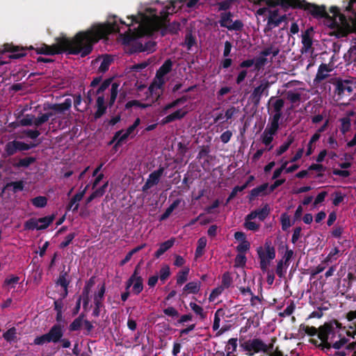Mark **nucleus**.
Segmentation results:
<instances>
[{"instance_id":"nucleus-19","label":"nucleus","mask_w":356,"mask_h":356,"mask_svg":"<svg viewBox=\"0 0 356 356\" xmlns=\"http://www.w3.org/2000/svg\"><path fill=\"white\" fill-rule=\"evenodd\" d=\"M263 254L264 259L268 261H272L275 258V248L273 245L271 240L269 238H267L265 241L264 246L263 248Z\"/></svg>"},{"instance_id":"nucleus-28","label":"nucleus","mask_w":356,"mask_h":356,"mask_svg":"<svg viewBox=\"0 0 356 356\" xmlns=\"http://www.w3.org/2000/svg\"><path fill=\"white\" fill-rule=\"evenodd\" d=\"M201 284L200 282H190L183 288V293L187 292L188 293L197 294L200 290Z\"/></svg>"},{"instance_id":"nucleus-33","label":"nucleus","mask_w":356,"mask_h":356,"mask_svg":"<svg viewBox=\"0 0 356 356\" xmlns=\"http://www.w3.org/2000/svg\"><path fill=\"white\" fill-rule=\"evenodd\" d=\"M280 51V49L278 47H276L275 45L270 44V46L266 47L264 49H263L260 52V55L264 58L266 56L272 54L273 58L277 56Z\"/></svg>"},{"instance_id":"nucleus-25","label":"nucleus","mask_w":356,"mask_h":356,"mask_svg":"<svg viewBox=\"0 0 356 356\" xmlns=\"http://www.w3.org/2000/svg\"><path fill=\"white\" fill-rule=\"evenodd\" d=\"M173 63L168 58L164 61L162 65L159 68L156 73V77H163L171 72Z\"/></svg>"},{"instance_id":"nucleus-53","label":"nucleus","mask_w":356,"mask_h":356,"mask_svg":"<svg viewBox=\"0 0 356 356\" xmlns=\"http://www.w3.org/2000/svg\"><path fill=\"white\" fill-rule=\"evenodd\" d=\"M16 334L17 330L15 327H13L3 334V337L6 341L11 342L16 338Z\"/></svg>"},{"instance_id":"nucleus-17","label":"nucleus","mask_w":356,"mask_h":356,"mask_svg":"<svg viewBox=\"0 0 356 356\" xmlns=\"http://www.w3.org/2000/svg\"><path fill=\"white\" fill-rule=\"evenodd\" d=\"M268 188V184L264 183L256 188H254L252 189L249 193V195L247 196L248 200L250 202L254 201L256 197L259 196H264L269 193L267 192V189Z\"/></svg>"},{"instance_id":"nucleus-44","label":"nucleus","mask_w":356,"mask_h":356,"mask_svg":"<svg viewBox=\"0 0 356 356\" xmlns=\"http://www.w3.org/2000/svg\"><path fill=\"white\" fill-rule=\"evenodd\" d=\"M67 277H68V272L61 271L56 284L60 285L62 288H68L70 281L67 280Z\"/></svg>"},{"instance_id":"nucleus-15","label":"nucleus","mask_w":356,"mask_h":356,"mask_svg":"<svg viewBox=\"0 0 356 356\" xmlns=\"http://www.w3.org/2000/svg\"><path fill=\"white\" fill-rule=\"evenodd\" d=\"M47 334L51 343H59L64 335V326L59 323H56L49 329Z\"/></svg>"},{"instance_id":"nucleus-63","label":"nucleus","mask_w":356,"mask_h":356,"mask_svg":"<svg viewBox=\"0 0 356 356\" xmlns=\"http://www.w3.org/2000/svg\"><path fill=\"white\" fill-rule=\"evenodd\" d=\"M268 62L266 58L260 55L254 59V70L259 71Z\"/></svg>"},{"instance_id":"nucleus-49","label":"nucleus","mask_w":356,"mask_h":356,"mask_svg":"<svg viewBox=\"0 0 356 356\" xmlns=\"http://www.w3.org/2000/svg\"><path fill=\"white\" fill-rule=\"evenodd\" d=\"M188 268H186L185 269L179 271L177 275V284L182 285L184 282H186L188 279Z\"/></svg>"},{"instance_id":"nucleus-6","label":"nucleus","mask_w":356,"mask_h":356,"mask_svg":"<svg viewBox=\"0 0 356 356\" xmlns=\"http://www.w3.org/2000/svg\"><path fill=\"white\" fill-rule=\"evenodd\" d=\"M303 330L309 336L314 337L318 335V337L321 339L325 348H330V343H329L330 336H334L335 334L334 328L332 323H325L323 326H321L318 329L314 326H304Z\"/></svg>"},{"instance_id":"nucleus-5","label":"nucleus","mask_w":356,"mask_h":356,"mask_svg":"<svg viewBox=\"0 0 356 356\" xmlns=\"http://www.w3.org/2000/svg\"><path fill=\"white\" fill-rule=\"evenodd\" d=\"M329 83L334 86V96L336 101H341L345 97H349L353 92V83L349 79H343L341 77H332Z\"/></svg>"},{"instance_id":"nucleus-8","label":"nucleus","mask_w":356,"mask_h":356,"mask_svg":"<svg viewBox=\"0 0 356 356\" xmlns=\"http://www.w3.org/2000/svg\"><path fill=\"white\" fill-rule=\"evenodd\" d=\"M234 15L231 12L222 13L219 24L221 27L227 28L229 31H241L243 27V23L239 20L232 22Z\"/></svg>"},{"instance_id":"nucleus-40","label":"nucleus","mask_w":356,"mask_h":356,"mask_svg":"<svg viewBox=\"0 0 356 356\" xmlns=\"http://www.w3.org/2000/svg\"><path fill=\"white\" fill-rule=\"evenodd\" d=\"M236 0H212L211 2L213 3V5H218V10H227L229 9L231 7V5Z\"/></svg>"},{"instance_id":"nucleus-43","label":"nucleus","mask_w":356,"mask_h":356,"mask_svg":"<svg viewBox=\"0 0 356 356\" xmlns=\"http://www.w3.org/2000/svg\"><path fill=\"white\" fill-rule=\"evenodd\" d=\"M113 60V59L111 56L108 54L105 55L102 60L100 66L99 67V71L100 72H106L108 70L109 66L111 65Z\"/></svg>"},{"instance_id":"nucleus-59","label":"nucleus","mask_w":356,"mask_h":356,"mask_svg":"<svg viewBox=\"0 0 356 356\" xmlns=\"http://www.w3.org/2000/svg\"><path fill=\"white\" fill-rule=\"evenodd\" d=\"M286 266H284V260H280L277 262L276 266V274L280 278H282L284 277L285 273L286 272Z\"/></svg>"},{"instance_id":"nucleus-45","label":"nucleus","mask_w":356,"mask_h":356,"mask_svg":"<svg viewBox=\"0 0 356 356\" xmlns=\"http://www.w3.org/2000/svg\"><path fill=\"white\" fill-rule=\"evenodd\" d=\"M286 97L291 104H296L300 102L301 94L293 90H288L286 93Z\"/></svg>"},{"instance_id":"nucleus-21","label":"nucleus","mask_w":356,"mask_h":356,"mask_svg":"<svg viewBox=\"0 0 356 356\" xmlns=\"http://www.w3.org/2000/svg\"><path fill=\"white\" fill-rule=\"evenodd\" d=\"M312 38L310 36L309 29H307L302 35V48L301 53L306 54L312 48Z\"/></svg>"},{"instance_id":"nucleus-16","label":"nucleus","mask_w":356,"mask_h":356,"mask_svg":"<svg viewBox=\"0 0 356 356\" xmlns=\"http://www.w3.org/2000/svg\"><path fill=\"white\" fill-rule=\"evenodd\" d=\"M270 212V206L268 204H265L261 209H255L248 213V218L249 220H254L258 218L260 221H264L268 216Z\"/></svg>"},{"instance_id":"nucleus-38","label":"nucleus","mask_w":356,"mask_h":356,"mask_svg":"<svg viewBox=\"0 0 356 356\" xmlns=\"http://www.w3.org/2000/svg\"><path fill=\"white\" fill-rule=\"evenodd\" d=\"M55 218L54 215L47 216L38 219L39 229L40 230L47 229L51 224Z\"/></svg>"},{"instance_id":"nucleus-48","label":"nucleus","mask_w":356,"mask_h":356,"mask_svg":"<svg viewBox=\"0 0 356 356\" xmlns=\"http://www.w3.org/2000/svg\"><path fill=\"white\" fill-rule=\"evenodd\" d=\"M83 315L81 314L71 323V324L69 326V330L71 332L78 331L80 330L81 327L83 325Z\"/></svg>"},{"instance_id":"nucleus-41","label":"nucleus","mask_w":356,"mask_h":356,"mask_svg":"<svg viewBox=\"0 0 356 356\" xmlns=\"http://www.w3.org/2000/svg\"><path fill=\"white\" fill-rule=\"evenodd\" d=\"M341 123L340 131L342 134H346L351 129V120L348 117H343L339 120Z\"/></svg>"},{"instance_id":"nucleus-52","label":"nucleus","mask_w":356,"mask_h":356,"mask_svg":"<svg viewBox=\"0 0 356 356\" xmlns=\"http://www.w3.org/2000/svg\"><path fill=\"white\" fill-rule=\"evenodd\" d=\"M244 227L248 230L257 232L259 229L260 225L253 222L252 220H249L248 218V215L245 218Z\"/></svg>"},{"instance_id":"nucleus-10","label":"nucleus","mask_w":356,"mask_h":356,"mask_svg":"<svg viewBox=\"0 0 356 356\" xmlns=\"http://www.w3.org/2000/svg\"><path fill=\"white\" fill-rule=\"evenodd\" d=\"M26 49L22 47L14 45L13 43H6L0 49V53L4 54L9 52L10 53L8 56L10 59H18L26 55Z\"/></svg>"},{"instance_id":"nucleus-32","label":"nucleus","mask_w":356,"mask_h":356,"mask_svg":"<svg viewBox=\"0 0 356 356\" xmlns=\"http://www.w3.org/2000/svg\"><path fill=\"white\" fill-rule=\"evenodd\" d=\"M257 252L258 258L259 259L260 268L263 272H266L267 270L268 267L270 265L271 261H268L266 259H264V257L263 254V247L260 246V247L257 248Z\"/></svg>"},{"instance_id":"nucleus-30","label":"nucleus","mask_w":356,"mask_h":356,"mask_svg":"<svg viewBox=\"0 0 356 356\" xmlns=\"http://www.w3.org/2000/svg\"><path fill=\"white\" fill-rule=\"evenodd\" d=\"M279 10L275 9L273 10H269V16L268 17V22L266 27L264 28V32L267 33L273 29L275 28L276 26H274V24H271L270 23V19H273V21H276L277 18L279 17Z\"/></svg>"},{"instance_id":"nucleus-14","label":"nucleus","mask_w":356,"mask_h":356,"mask_svg":"<svg viewBox=\"0 0 356 356\" xmlns=\"http://www.w3.org/2000/svg\"><path fill=\"white\" fill-rule=\"evenodd\" d=\"M333 70V67L329 64L321 63L318 68L314 83L317 85L330 76V73Z\"/></svg>"},{"instance_id":"nucleus-31","label":"nucleus","mask_w":356,"mask_h":356,"mask_svg":"<svg viewBox=\"0 0 356 356\" xmlns=\"http://www.w3.org/2000/svg\"><path fill=\"white\" fill-rule=\"evenodd\" d=\"M81 195V194L76 193L71 198L67 206V210H72L73 212H76L78 211L79 207V202H80L83 199Z\"/></svg>"},{"instance_id":"nucleus-1","label":"nucleus","mask_w":356,"mask_h":356,"mask_svg":"<svg viewBox=\"0 0 356 356\" xmlns=\"http://www.w3.org/2000/svg\"><path fill=\"white\" fill-rule=\"evenodd\" d=\"M117 16H113L104 24H95L86 31L78 32L72 39L57 38V43L52 45L43 44L35 49L37 54L56 55L67 52L72 55H80L83 58L89 55L93 46L100 40L106 38L113 33H120Z\"/></svg>"},{"instance_id":"nucleus-61","label":"nucleus","mask_w":356,"mask_h":356,"mask_svg":"<svg viewBox=\"0 0 356 356\" xmlns=\"http://www.w3.org/2000/svg\"><path fill=\"white\" fill-rule=\"evenodd\" d=\"M47 343H51L47 333L36 337L33 341V343L38 346H42Z\"/></svg>"},{"instance_id":"nucleus-24","label":"nucleus","mask_w":356,"mask_h":356,"mask_svg":"<svg viewBox=\"0 0 356 356\" xmlns=\"http://www.w3.org/2000/svg\"><path fill=\"white\" fill-rule=\"evenodd\" d=\"M24 181L23 180L10 181L6 184L4 188L8 191H11L13 193L21 192L24 188Z\"/></svg>"},{"instance_id":"nucleus-51","label":"nucleus","mask_w":356,"mask_h":356,"mask_svg":"<svg viewBox=\"0 0 356 356\" xmlns=\"http://www.w3.org/2000/svg\"><path fill=\"white\" fill-rule=\"evenodd\" d=\"M31 202L37 208H43L47 204V199L44 196H38L33 198Z\"/></svg>"},{"instance_id":"nucleus-56","label":"nucleus","mask_w":356,"mask_h":356,"mask_svg":"<svg viewBox=\"0 0 356 356\" xmlns=\"http://www.w3.org/2000/svg\"><path fill=\"white\" fill-rule=\"evenodd\" d=\"M280 220L282 229L283 231H287L288 229L292 225V224L291 223L290 217L286 213H284L281 215Z\"/></svg>"},{"instance_id":"nucleus-11","label":"nucleus","mask_w":356,"mask_h":356,"mask_svg":"<svg viewBox=\"0 0 356 356\" xmlns=\"http://www.w3.org/2000/svg\"><path fill=\"white\" fill-rule=\"evenodd\" d=\"M270 87V83L266 79H263L260 81L259 85L254 88L250 96V99L254 106H259L264 90H266V88Z\"/></svg>"},{"instance_id":"nucleus-23","label":"nucleus","mask_w":356,"mask_h":356,"mask_svg":"<svg viewBox=\"0 0 356 356\" xmlns=\"http://www.w3.org/2000/svg\"><path fill=\"white\" fill-rule=\"evenodd\" d=\"M175 242V238H171L170 239L161 243L159 245V248L155 252L154 257L156 258H159L174 245Z\"/></svg>"},{"instance_id":"nucleus-3","label":"nucleus","mask_w":356,"mask_h":356,"mask_svg":"<svg viewBox=\"0 0 356 356\" xmlns=\"http://www.w3.org/2000/svg\"><path fill=\"white\" fill-rule=\"evenodd\" d=\"M186 1V0L171 1L170 4L165 6L160 12V15L156 14V9L149 8L148 11L152 16L147 18L145 22V25L148 29L147 32L152 33L162 29V35H164V31H168L172 34L177 33L180 30V23L178 22L169 23L168 16L181 9Z\"/></svg>"},{"instance_id":"nucleus-60","label":"nucleus","mask_w":356,"mask_h":356,"mask_svg":"<svg viewBox=\"0 0 356 356\" xmlns=\"http://www.w3.org/2000/svg\"><path fill=\"white\" fill-rule=\"evenodd\" d=\"M47 343H51L47 333L36 337L33 341V343L38 346H42Z\"/></svg>"},{"instance_id":"nucleus-62","label":"nucleus","mask_w":356,"mask_h":356,"mask_svg":"<svg viewBox=\"0 0 356 356\" xmlns=\"http://www.w3.org/2000/svg\"><path fill=\"white\" fill-rule=\"evenodd\" d=\"M286 248V252L283 256V258L282 260H284V266H286V268H287L290 264V260L293 256V251L292 250H289L287 245H285Z\"/></svg>"},{"instance_id":"nucleus-34","label":"nucleus","mask_w":356,"mask_h":356,"mask_svg":"<svg viewBox=\"0 0 356 356\" xmlns=\"http://www.w3.org/2000/svg\"><path fill=\"white\" fill-rule=\"evenodd\" d=\"M293 142L294 136L291 134L288 136L287 140L276 150V156H281L286 152Z\"/></svg>"},{"instance_id":"nucleus-47","label":"nucleus","mask_w":356,"mask_h":356,"mask_svg":"<svg viewBox=\"0 0 356 356\" xmlns=\"http://www.w3.org/2000/svg\"><path fill=\"white\" fill-rule=\"evenodd\" d=\"M143 290V277H137L134 281L132 286V292L135 295H138Z\"/></svg>"},{"instance_id":"nucleus-35","label":"nucleus","mask_w":356,"mask_h":356,"mask_svg":"<svg viewBox=\"0 0 356 356\" xmlns=\"http://www.w3.org/2000/svg\"><path fill=\"white\" fill-rule=\"evenodd\" d=\"M188 99H189V96L183 95L182 97L177 98L175 100L172 101V102L166 104L163 108V111H166L173 108L180 104H183L185 102H186L188 100Z\"/></svg>"},{"instance_id":"nucleus-4","label":"nucleus","mask_w":356,"mask_h":356,"mask_svg":"<svg viewBox=\"0 0 356 356\" xmlns=\"http://www.w3.org/2000/svg\"><path fill=\"white\" fill-rule=\"evenodd\" d=\"M128 18L131 19V22L129 24H126V22L121 19H119V22L121 24H124L129 27V32L124 33L122 37L123 44L125 45V51L129 54L144 52L147 49L143 48V42L142 40L140 38H136L135 33H131L130 26L134 23L139 24L140 27H142L143 25L146 26L145 22L144 24H141L140 22V19L134 15L128 17Z\"/></svg>"},{"instance_id":"nucleus-42","label":"nucleus","mask_w":356,"mask_h":356,"mask_svg":"<svg viewBox=\"0 0 356 356\" xmlns=\"http://www.w3.org/2000/svg\"><path fill=\"white\" fill-rule=\"evenodd\" d=\"M207 238L205 237H201L197 241V245L195 252V258H198L202 256L204 253V249L207 245Z\"/></svg>"},{"instance_id":"nucleus-37","label":"nucleus","mask_w":356,"mask_h":356,"mask_svg":"<svg viewBox=\"0 0 356 356\" xmlns=\"http://www.w3.org/2000/svg\"><path fill=\"white\" fill-rule=\"evenodd\" d=\"M120 84L117 82H113L111 85V94H110V98L108 101V106L109 107H111L117 98L118 90H119Z\"/></svg>"},{"instance_id":"nucleus-55","label":"nucleus","mask_w":356,"mask_h":356,"mask_svg":"<svg viewBox=\"0 0 356 356\" xmlns=\"http://www.w3.org/2000/svg\"><path fill=\"white\" fill-rule=\"evenodd\" d=\"M170 275V267L168 265L163 266L159 270V278L163 284Z\"/></svg>"},{"instance_id":"nucleus-18","label":"nucleus","mask_w":356,"mask_h":356,"mask_svg":"<svg viewBox=\"0 0 356 356\" xmlns=\"http://www.w3.org/2000/svg\"><path fill=\"white\" fill-rule=\"evenodd\" d=\"M277 129H272V127H268L266 128L261 135V141L266 146H269L268 150H270L273 148V145H270L273 140V136L277 134Z\"/></svg>"},{"instance_id":"nucleus-58","label":"nucleus","mask_w":356,"mask_h":356,"mask_svg":"<svg viewBox=\"0 0 356 356\" xmlns=\"http://www.w3.org/2000/svg\"><path fill=\"white\" fill-rule=\"evenodd\" d=\"M232 283V278L228 272L225 273L222 276L221 286L223 289H228Z\"/></svg>"},{"instance_id":"nucleus-22","label":"nucleus","mask_w":356,"mask_h":356,"mask_svg":"<svg viewBox=\"0 0 356 356\" xmlns=\"http://www.w3.org/2000/svg\"><path fill=\"white\" fill-rule=\"evenodd\" d=\"M96 107L97 111L94 113L95 120L99 119L106 112L107 106L105 105V98L103 95L97 98Z\"/></svg>"},{"instance_id":"nucleus-64","label":"nucleus","mask_w":356,"mask_h":356,"mask_svg":"<svg viewBox=\"0 0 356 356\" xmlns=\"http://www.w3.org/2000/svg\"><path fill=\"white\" fill-rule=\"evenodd\" d=\"M35 116L31 114H26L21 120L20 124L22 126H31L34 124Z\"/></svg>"},{"instance_id":"nucleus-13","label":"nucleus","mask_w":356,"mask_h":356,"mask_svg":"<svg viewBox=\"0 0 356 356\" xmlns=\"http://www.w3.org/2000/svg\"><path fill=\"white\" fill-rule=\"evenodd\" d=\"M26 143L13 140L8 142L4 146V153L6 156H11L16 154L17 152L26 151Z\"/></svg>"},{"instance_id":"nucleus-57","label":"nucleus","mask_w":356,"mask_h":356,"mask_svg":"<svg viewBox=\"0 0 356 356\" xmlns=\"http://www.w3.org/2000/svg\"><path fill=\"white\" fill-rule=\"evenodd\" d=\"M237 348V339L231 338L228 340L227 344L225 346V350L228 353H234Z\"/></svg>"},{"instance_id":"nucleus-26","label":"nucleus","mask_w":356,"mask_h":356,"mask_svg":"<svg viewBox=\"0 0 356 356\" xmlns=\"http://www.w3.org/2000/svg\"><path fill=\"white\" fill-rule=\"evenodd\" d=\"M268 104H271L272 111L273 113L282 112V109L284 106V101L282 98H275L271 97L268 102Z\"/></svg>"},{"instance_id":"nucleus-7","label":"nucleus","mask_w":356,"mask_h":356,"mask_svg":"<svg viewBox=\"0 0 356 356\" xmlns=\"http://www.w3.org/2000/svg\"><path fill=\"white\" fill-rule=\"evenodd\" d=\"M239 346L242 350L246 352L248 356H253L256 353H267V344L260 338L244 340L239 339Z\"/></svg>"},{"instance_id":"nucleus-2","label":"nucleus","mask_w":356,"mask_h":356,"mask_svg":"<svg viewBox=\"0 0 356 356\" xmlns=\"http://www.w3.org/2000/svg\"><path fill=\"white\" fill-rule=\"evenodd\" d=\"M299 3H295L294 9H301L311 15L314 18H324L327 21V26L334 29L337 38L346 37L350 33H356V10L353 6L356 0H349L345 10L353 13V17L348 19L346 16L340 13L337 6H331L330 12L332 13L330 16L326 10L324 5L318 6L315 3L307 2L306 0H298Z\"/></svg>"},{"instance_id":"nucleus-36","label":"nucleus","mask_w":356,"mask_h":356,"mask_svg":"<svg viewBox=\"0 0 356 356\" xmlns=\"http://www.w3.org/2000/svg\"><path fill=\"white\" fill-rule=\"evenodd\" d=\"M122 133H123V130L122 129L115 132V134H114V136H113V139H112V140L111 141L110 143L111 144L115 140H117L116 141V146H121L122 143L124 140H126L128 138V137L130 136L126 131H125V133L122 134Z\"/></svg>"},{"instance_id":"nucleus-12","label":"nucleus","mask_w":356,"mask_h":356,"mask_svg":"<svg viewBox=\"0 0 356 356\" xmlns=\"http://www.w3.org/2000/svg\"><path fill=\"white\" fill-rule=\"evenodd\" d=\"M164 168L160 166L156 170L151 172L149 175V177L145 183V184L142 187V191L143 193H146L150 188L153 186L159 184L161 176L164 172Z\"/></svg>"},{"instance_id":"nucleus-27","label":"nucleus","mask_w":356,"mask_h":356,"mask_svg":"<svg viewBox=\"0 0 356 356\" xmlns=\"http://www.w3.org/2000/svg\"><path fill=\"white\" fill-rule=\"evenodd\" d=\"M36 159L33 156H26L22 159H19V161L13 164V166L16 168H26L31 165L34 163Z\"/></svg>"},{"instance_id":"nucleus-46","label":"nucleus","mask_w":356,"mask_h":356,"mask_svg":"<svg viewBox=\"0 0 356 356\" xmlns=\"http://www.w3.org/2000/svg\"><path fill=\"white\" fill-rule=\"evenodd\" d=\"M24 227L25 230H40L39 229L38 220L37 218H31L24 222Z\"/></svg>"},{"instance_id":"nucleus-39","label":"nucleus","mask_w":356,"mask_h":356,"mask_svg":"<svg viewBox=\"0 0 356 356\" xmlns=\"http://www.w3.org/2000/svg\"><path fill=\"white\" fill-rule=\"evenodd\" d=\"M282 117V112L274 113L273 116L269 119V124L268 127H272V129H279L280 128V120Z\"/></svg>"},{"instance_id":"nucleus-54","label":"nucleus","mask_w":356,"mask_h":356,"mask_svg":"<svg viewBox=\"0 0 356 356\" xmlns=\"http://www.w3.org/2000/svg\"><path fill=\"white\" fill-rule=\"evenodd\" d=\"M165 83L164 79L163 77H156V79L153 81V82L150 84L149 87V90L150 92H153L154 88L161 89L163 84Z\"/></svg>"},{"instance_id":"nucleus-50","label":"nucleus","mask_w":356,"mask_h":356,"mask_svg":"<svg viewBox=\"0 0 356 356\" xmlns=\"http://www.w3.org/2000/svg\"><path fill=\"white\" fill-rule=\"evenodd\" d=\"M191 309L197 314L199 315L201 320L207 318V314L204 312L203 308L195 302H190L189 304Z\"/></svg>"},{"instance_id":"nucleus-20","label":"nucleus","mask_w":356,"mask_h":356,"mask_svg":"<svg viewBox=\"0 0 356 356\" xmlns=\"http://www.w3.org/2000/svg\"><path fill=\"white\" fill-rule=\"evenodd\" d=\"M72 107V99L67 98L63 103L49 104L48 108L58 113H63L66 111L70 110Z\"/></svg>"},{"instance_id":"nucleus-9","label":"nucleus","mask_w":356,"mask_h":356,"mask_svg":"<svg viewBox=\"0 0 356 356\" xmlns=\"http://www.w3.org/2000/svg\"><path fill=\"white\" fill-rule=\"evenodd\" d=\"M256 5L265 3L268 7L274 8L280 6L285 11L289 8L294 9L295 3H299L298 0H248Z\"/></svg>"},{"instance_id":"nucleus-29","label":"nucleus","mask_w":356,"mask_h":356,"mask_svg":"<svg viewBox=\"0 0 356 356\" xmlns=\"http://www.w3.org/2000/svg\"><path fill=\"white\" fill-rule=\"evenodd\" d=\"M181 201V200L179 198L175 200L161 215V216L159 217V220L163 221L166 220L171 215L172 211L179 205Z\"/></svg>"}]
</instances>
